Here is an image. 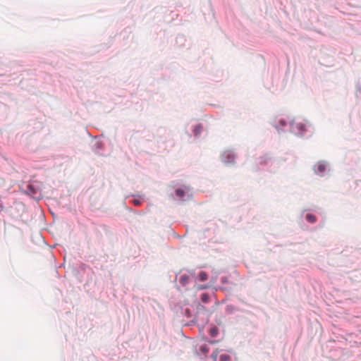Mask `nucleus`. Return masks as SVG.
Instances as JSON below:
<instances>
[{
    "label": "nucleus",
    "mask_w": 361,
    "mask_h": 361,
    "mask_svg": "<svg viewBox=\"0 0 361 361\" xmlns=\"http://www.w3.org/2000/svg\"><path fill=\"white\" fill-rule=\"evenodd\" d=\"M134 203H135V204H139V201L135 200L134 201Z\"/></svg>",
    "instance_id": "obj_14"
},
{
    "label": "nucleus",
    "mask_w": 361,
    "mask_h": 361,
    "mask_svg": "<svg viewBox=\"0 0 361 361\" xmlns=\"http://www.w3.org/2000/svg\"><path fill=\"white\" fill-rule=\"evenodd\" d=\"M326 169V165L324 163H319L317 166V169L315 171L317 174H320L323 173Z\"/></svg>",
    "instance_id": "obj_3"
},
{
    "label": "nucleus",
    "mask_w": 361,
    "mask_h": 361,
    "mask_svg": "<svg viewBox=\"0 0 361 361\" xmlns=\"http://www.w3.org/2000/svg\"><path fill=\"white\" fill-rule=\"evenodd\" d=\"M280 123H281V124L282 126H285V122H284L283 121H281V122H280Z\"/></svg>",
    "instance_id": "obj_15"
},
{
    "label": "nucleus",
    "mask_w": 361,
    "mask_h": 361,
    "mask_svg": "<svg viewBox=\"0 0 361 361\" xmlns=\"http://www.w3.org/2000/svg\"><path fill=\"white\" fill-rule=\"evenodd\" d=\"M208 296L207 294H203L202 295V300L206 302L207 300Z\"/></svg>",
    "instance_id": "obj_11"
},
{
    "label": "nucleus",
    "mask_w": 361,
    "mask_h": 361,
    "mask_svg": "<svg viewBox=\"0 0 361 361\" xmlns=\"http://www.w3.org/2000/svg\"><path fill=\"white\" fill-rule=\"evenodd\" d=\"M292 130L298 134H302L303 131H305V126L302 123L297 124H291Z\"/></svg>",
    "instance_id": "obj_1"
},
{
    "label": "nucleus",
    "mask_w": 361,
    "mask_h": 361,
    "mask_svg": "<svg viewBox=\"0 0 361 361\" xmlns=\"http://www.w3.org/2000/svg\"><path fill=\"white\" fill-rule=\"evenodd\" d=\"M201 350L202 353H206L208 352V349L206 348V346L203 345L201 347Z\"/></svg>",
    "instance_id": "obj_12"
},
{
    "label": "nucleus",
    "mask_w": 361,
    "mask_h": 361,
    "mask_svg": "<svg viewBox=\"0 0 361 361\" xmlns=\"http://www.w3.org/2000/svg\"><path fill=\"white\" fill-rule=\"evenodd\" d=\"M306 219L310 223H314L316 220L315 216L312 214H307Z\"/></svg>",
    "instance_id": "obj_8"
},
{
    "label": "nucleus",
    "mask_w": 361,
    "mask_h": 361,
    "mask_svg": "<svg viewBox=\"0 0 361 361\" xmlns=\"http://www.w3.org/2000/svg\"><path fill=\"white\" fill-rule=\"evenodd\" d=\"M199 279L200 281H205L207 279V275L205 272L201 271L199 274Z\"/></svg>",
    "instance_id": "obj_7"
},
{
    "label": "nucleus",
    "mask_w": 361,
    "mask_h": 361,
    "mask_svg": "<svg viewBox=\"0 0 361 361\" xmlns=\"http://www.w3.org/2000/svg\"><path fill=\"white\" fill-rule=\"evenodd\" d=\"M200 130H201V127L200 126L195 127V128L194 130L195 135H197L200 133Z\"/></svg>",
    "instance_id": "obj_10"
},
{
    "label": "nucleus",
    "mask_w": 361,
    "mask_h": 361,
    "mask_svg": "<svg viewBox=\"0 0 361 361\" xmlns=\"http://www.w3.org/2000/svg\"><path fill=\"white\" fill-rule=\"evenodd\" d=\"M188 282V276H187L185 275L181 276V277L180 279V283L183 286H185V284H187Z\"/></svg>",
    "instance_id": "obj_6"
},
{
    "label": "nucleus",
    "mask_w": 361,
    "mask_h": 361,
    "mask_svg": "<svg viewBox=\"0 0 361 361\" xmlns=\"http://www.w3.org/2000/svg\"><path fill=\"white\" fill-rule=\"evenodd\" d=\"M234 158V154L230 151L225 152L222 155V159L226 163L233 162Z\"/></svg>",
    "instance_id": "obj_2"
},
{
    "label": "nucleus",
    "mask_w": 361,
    "mask_h": 361,
    "mask_svg": "<svg viewBox=\"0 0 361 361\" xmlns=\"http://www.w3.org/2000/svg\"><path fill=\"white\" fill-rule=\"evenodd\" d=\"M218 334V329L216 326H212L209 329V334L212 337H215Z\"/></svg>",
    "instance_id": "obj_5"
},
{
    "label": "nucleus",
    "mask_w": 361,
    "mask_h": 361,
    "mask_svg": "<svg viewBox=\"0 0 361 361\" xmlns=\"http://www.w3.org/2000/svg\"><path fill=\"white\" fill-rule=\"evenodd\" d=\"M176 192L177 196H178L180 197H182L183 196V194H184L183 190H181V189L176 190Z\"/></svg>",
    "instance_id": "obj_9"
},
{
    "label": "nucleus",
    "mask_w": 361,
    "mask_h": 361,
    "mask_svg": "<svg viewBox=\"0 0 361 361\" xmlns=\"http://www.w3.org/2000/svg\"><path fill=\"white\" fill-rule=\"evenodd\" d=\"M219 360L220 361H230L231 357H230V355H228L226 353H222L220 355Z\"/></svg>",
    "instance_id": "obj_4"
},
{
    "label": "nucleus",
    "mask_w": 361,
    "mask_h": 361,
    "mask_svg": "<svg viewBox=\"0 0 361 361\" xmlns=\"http://www.w3.org/2000/svg\"><path fill=\"white\" fill-rule=\"evenodd\" d=\"M216 357H217V355L216 353L212 354V357L214 361H216Z\"/></svg>",
    "instance_id": "obj_13"
}]
</instances>
